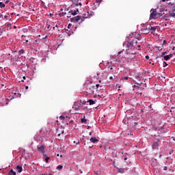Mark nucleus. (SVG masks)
I'll return each instance as SVG.
<instances>
[{
	"label": "nucleus",
	"instance_id": "obj_29",
	"mask_svg": "<svg viewBox=\"0 0 175 175\" xmlns=\"http://www.w3.org/2000/svg\"><path fill=\"white\" fill-rule=\"evenodd\" d=\"M73 144H75V145H79V141H77V142L73 141Z\"/></svg>",
	"mask_w": 175,
	"mask_h": 175
},
{
	"label": "nucleus",
	"instance_id": "obj_52",
	"mask_svg": "<svg viewBox=\"0 0 175 175\" xmlns=\"http://www.w3.org/2000/svg\"><path fill=\"white\" fill-rule=\"evenodd\" d=\"M57 157H59V154H57Z\"/></svg>",
	"mask_w": 175,
	"mask_h": 175
},
{
	"label": "nucleus",
	"instance_id": "obj_37",
	"mask_svg": "<svg viewBox=\"0 0 175 175\" xmlns=\"http://www.w3.org/2000/svg\"><path fill=\"white\" fill-rule=\"evenodd\" d=\"M109 70H112V66H109Z\"/></svg>",
	"mask_w": 175,
	"mask_h": 175
},
{
	"label": "nucleus",
	"instance_id": "obj_22",
	"mask_svg": "<svg viewBox=\"0 0 175 175\" xmlns=\"http://www.w3.org/2000/svg\"><path fill=\"white\" fill-rule=\"evenodd\" d=\"M10 175H15V172H13V170H10Z\"/></svg>",
	"mask_w": 175,
	"mask_h": 175
},
{
	"label": "nucleus",
	"instance_id": "obj_18",
	"mask_svg": "<svg viewBox=\"0 0 175 175\" xmlns=\"http://www.w3.org/2000/svg\"><path fill=\"white\" fill-rule=\"evenodd\" d=\"M66 14H67V13H65V12L59 13V17H63Z\"/></svg>",
	"mask_w": 175,
	"mask_h": 175
},
{
	"label": "nucleus",
	"instance_id": "obj_12",
	"mask_svg": "<svg viewBox=\"0 0 175 175\" xmlns=\"http://www.w3.org/2000/svg\"><path fill=\"white\" fill-rule=\"evenodd\" d=\"M157 28H158V27H152V29H150V32L149 33H151L152 35H154V31H156Z\"/></svg>",
	"mask_w": 175,
	"mask_h": 175
},
{
	"label": "nucleus",
	"instance_id": "obj_10",
	"mask_svg": "<svg viewBox=\"0 0 175 175\" xmlns=\"http://www.w3.org/2000/svg\"><path fill=\"white\" fill-rule=\"evenodd\" d=\"M79 1V0H71V2H72L73 4L75 5V6H81V3H78Z\"/></svg>",
	"mask_w": 175,
	"mask_h": 175
},
{
	"label": "nucleus",
	"instance_id": "obj_41",
	"mask_svg": "<svg viewBox=\"0 0 175 175\" xmlns=\"http://www.w3.org/2000/svg\"><path fill=\"white\" fill-rule=\"evenodd\" d=\"M163 170H166V166H164Z\"/></svg>",
	"mask_w": 175,
	"mask_h": 175
},
{
	"label": "nucleus",
	"instance_id": "obj_25",
	"mask_svg": "<svg viewBox=\"0 0 175 175\" xmlns=\"http://www.w3.org/2000/svg\"><path fill=\"white\" fill-rule=\"evenodd\" d=\"M160 17H162V14H156V18H160Z\"/></svg>",
	"mask_w": 175,
	"mask_h": 175
},
{
	"label": "nucleus",
	"instance_id": "obj_28",
	"mask_svg": "<svg viewBox=\"0 0 175 175\" xmlns=\"http://www.w3.org/2000/svg\"><path fill=\"white\" fill-rule=\"evenodd\" d=\"M164 57H172V54L165 55V56H164Z\"/></svg>",
	"mask_w": 175,
	"mask_h": 175
},
{
	"label": "nucleus",
	"instance_id": "obj_34",
	"mask_svg": "<svg viewBox=\"0 0 175 175\" xmlns=\"http://www.w3.org/2000/svg\"><path fill=\"white\" fill-rule=\"evenodd\" d=\"M146 59H150V56L146 55Z\"/></svg>",
	"mask_w": 175,
	"mask_h": 175
},
{
	"label": "nucleus",
	"instance_id": "obj_36",
	"mask_svg": "<svg viewBox=\"0 0 175 175\" xmlns=\"http://www.w3.org/2000/svg\"><path fill=\"white\" fill-rule=\"evenodd\" d=\"M100 2H102V0H96V3H99Z\"/></svg>",
	"mask_w": 175,
	"mask_h": 175
},
{
	"label": "nucleus",
	"instance_id": "obj_21",
	"mask_svg": "<svg viewBox=\"0 0 175 175\" xmlns=\"http://www.w3.org/2000/svg\"><path fill=\"white\" fill-rule=\"evenodd\" d=\"M22 54H23V49L20 50V51H18V55H21Z\"/></svg>",
	"mask_w": 175,
	"mask_h": 175
},
{
	"label": "nucleus",
	"instance_id": "obj_23",
	"mask_svg": "<svg viewBox=\"0 0 175 175\" xmlns=\"http://www.w3.org/2000/svg\"><path fill=\"white\" fill-rule=\"evenodd\" d=\"M5 8V4L3 3L2 2H0V8Z\"/></svg>",
	"mask_w": 175,
	"mask_h": 175
},
{
	"label": "nucleus",
	"instance_id": "obj_31",
	"mask_svg": "<svg viewBox=\"0 0 175 175\" xmlns=\"http://www.w3.org/2000/svg\"><path fill=\"white\" fill-rule=\"evenodd\" d=\"M156 49H157L158 51H162V48H161L160 46L156 47Z\"/></svg>",
	"mask_w": 175,
	"mask_h": 175
},
{
	"label": "nucleus",
	"instance_id": "obj_8",
	"mask_svg": "<svg viewBox=\"0 0 175 175\" xmlns=\"http://www.w3.org/2000/svg\"><path fill=\"white\" fill-rule=\"evenodd\" d=\"M37 150H38V152H40L42 154H44V146H40L37 147Z\"/></svg>",
	"mask_w": 175,
	"mask_h": 175
},
{
	"label": "nucleus",
	"instance_id": "obj_58",
	"mask_svg": "<svg viewBox=\"0 0 175 175\" xmlns=\"http://www.w3.org/2000/svg\"><path fill=\"white\" fill-rule=\"evenodd\" d=\"M7 17H8V16H5V18H7Z\"/></svg>",
	"mask_w": 175,
	"mask_h": 175
},
{
	"label": "nucleus",
	"instance_id": "obj_33",
	"mask_svg": "<svg viewBox=\"0 0 175 175\" xmlns=\"http://www.w3.org/2000/svg\"><path fill=\"white\" fill-rule=\"evenodd\" d=\"M67 29H71V24L67 25Z\"/></svg>",
	"mask_w": 175,
	"mask_h": 175
},
{
	"label": "nucleus",
	"instance_id": "obj_32",
	"mask_svg": "<svg viewBox=\"0 0 175 175\" xmlns=\"http://www.w3.org/2000/svg\"><path fill=\"white\" fill-rule=\"evenodd\" d=\"M162 65H163L164 67H166L167 66H168V64H166V62H162Z\"/></svg>",
	"mask_w": 175,
	"mask_h": 175
},
{
	"label": "nucleus",
	"instance_id": "obj_56",
	"mask_svg": "<svg viewBox=\"0 0 175 175\" xmlns=\"http://www.w3.org/2000/svg\"><path fill=\"white\" fill-rule=\"evenodd\" d=\"M89 148H92V146H90V147H89Z\"/></svg>",
	"mask_w": 175,
	"mask_h": 175
},
{
	"label": "nucleus",
	"instance_id": "obj_7",
	"mask_svg": "<svg viewBox=\"0 0 175 175\" xmlns=\"http://www.w3.org/2000/svg\"><path fill=\"white\" fill-rule=\"evenodd\" d=\"M135 40H137V41H142V43L146 42V38H144V37H142L139 34L135 35Z\"/></svg>",
	"mask_w": 175,
	"mask_h": 175
},
{
	"label": "nucleus",
	"instance_id": "obj_47",
	"mask_svg": "<svg viewBox=\"0 0 175 175\" xmlns=\"http://www.w3.org/2000/svg\"><path fill=\"white\" fill-rule=\"evenodd\" d=\"M23 79H24V80H25V77H23Z\"/></svg>",
	"mask_w": 175,
	"mask_h": 175
},
{
	"label": "nucleus",
	"instance_id": "obj_6",
	"mask_svg": "<svg viewBox=\"0 0 175 175\" xmlns=\"http://www.w3.org/2000/svg\"><path fill=\"white\" fill-rule=\"evenodd\" d=\"M79 20H81V16H75V17L70 18V22L77 23V21H79Z\"/></svg>",
	"mask_w": 175,
	"mask_h": 175
},
{
	"label": "nucleus",
	"instance_id": "obj_39",
	"mask_svg": "<svg viewBox=\"0 0 175 175\" xmlns=\"http://www.w3.org/2000/svg\"><path fill=\"white\" fill-rule=\"evenodd\" d=\"M168 1V0H162V2H166Z\"/></svg>",
	"mask_w": 175,
	"mask_h": 175
},
{
	"label": "nucleus",
	"instance_id": "obj_24",
	"mask_svg": "<svg viewBox=\"0 0 175 175\" xmlns=\"http://www.w3.org/2000/svg\"><path fill=\"white\" fill-rule=\"evenodd\" d=\"M172 57H164V61H168V59H170V58Z\"/></svg>",
	"mask_w": 175,
	"mask_h": 175
},
{
	"label": "nucleus",
	"instance_id": "obj_51",
	"mask_svg": "<svg viewBox=\"0 0 175 175\" xmlns=\"http://www.w3.org/2000/svg\"><path fill=\"white\" fill-rule=\"evenodd\" d=\"M53 29H55V27H53Z\"/></svg>",
	"mask_w": 175,
	"mask_h": 175
},
{
	"label": "nucleus",
	"instance_id": "obj_50",
	"mask_svg": "<svg viewBox=\"0 0 175 175\" xmlns=\"http://www.w3.org/2000/svg\"><path fill=\"white\" fill-rule=\"evenodd\" d=\"M58 136H61V134H58Z\"/></svg>",
	"mask_w": 175,
	"mask_h": 175
},
{
	"label": "nucleus",
	"instance_id": "obj_5",
	"mask_svg": "<svg viewBox=\"0 0 175 175\" xmlns=\"http://www.w3.org/2000/svg\"><path fill=\"white\" fill-rule=\"evenodd\" d=\"M77 10H75V11H69V12H67V18H70L71 16L77 15Z\"/></svg>",
	"mask_w": 175,
	"mask_h": 175
},
{
	"label": "nucleus",
	"instance_id": "obj_48",
	"mask_svg": "<svg viewBox=\"0 0 175 175\" xmlns=\"http://www.w3.org/2000/svg\"><path fill=\"white\" fill-rule=\"evenodd\" d=\"M25 89L27 90V86H26V88H25Z\"/></svg>",
	"mask_w": 175,
	"mask_h": 175
},
{
	"label": "nucleus",
	"instance_id": "obj_1",
	"mask_svg": "<svg viewBox=\"0 0 175 175\" xmlns=\"http://www.w3.org/2000/svg\"><path fill=\"white\" fill-rule=\"evenodd\" d=\"M135 44H137V41L135 40L123 42V51H125V54L133 55V51H135V46H134Z\"/></svg>",
	"mask_w": 175,
	"mask_h": 175
},
{
	"label": "nucleus",
	"instance_id": "obj_40",
	"mask_svg": "<svg viewBox=\"0 0 175 175\" xmlns=\"http://www.w3.org/2000/svg\"><path fill=\"white\" fill-rule=\"evenodd\" d=\"M109 80H112V77H109Z\"/></svg>",
	"mask_w": 175,
	"mask_h": 175
},
{
	"label": "nucleus",
	"instance_id": "obj_13",
	"mask_svg": "<svg viewBox=\"0 0 175 175\" xmlns=\"http://www.w3.org/2000/svg\"><path fill=\"white\" fill-rule=\"evenodd\" d=\"M168 16H170L172 18H175V12H172L168 13Z\"/></svg>",
	"mask_w": 175,
	"mask_h": 175
},
{
	"label": "nucleus",
	"instance_id": "obj_46",
	"mask_svg": "<svg viewBox=\"0 0 175 175\" xmlns=\"http://www.w3.org/2000/svg\"><path fill=\"white\" fill-rule=\"evenodd\" d=\"M140 47V46L139 45H137V48H139Z\"/></svg>",
	"mask_w": 175,
	"mask_h": 175
},
{
	"label": "nucleus",
	"instance_id": "obj_20",
	"mask_svg": "<svg viewBox=\"0 0 175 175\" xmlns=\"http://www.w3.org/2000/svg\"><path fill=\"white\" fill-rule=\"evenodd\" d=\"M142 85H139V83H135V85H133V88H139Z\"/></svg>",
	"mask_w": 175,
	"mask_h": 175
},
{
	"label": "nucleus",
	"instance_id": "obj_26",
	"mask_svg": "<svg viewBox=\"0 0 175 175\" xmlns=\"http://www.w3.org/2000/svg\"><path fill=\"white\" fill-rule=\"evenodd\" d=\"M51 159L49 157H46V159H44V162L49 163V160Z\"/></svg>",
	"mask_w": 175,
	"mask_h": 175
},
{
	"label": "nucleus",
	"instance_id": "obj_17",
	"mask_svg": "<svg viewBox=\"0 0 175 175\" xmlns=\"http://www.w3.org/2000/svg\"><path fill=\"white\" fill-rule=\"evenodd\" d=\"M65 118H67V117L63 116H59V120H65Z\"/></svg>",
	"mask_w": 175,
	"mask_h": 175
},
{
	"label": "nucleus",
	"instance_id": "obj_49",
	"mask_svg": "<svg viewBox=\"0 0 175 175\" xmlns=\"http://www.w3.org/2000/svg\"><path fill=\"white\" fill-rule=\"evenodd\" d=\"M63 133H64L63 131H61V134H63Z\"/></svg>",
	"mask_w": 175,
	"mask_h": 175
},
{
	"label": "nucleus",
	"instance_id": "obj_53",
	"mask_svg": "<svg viewBox=\"0 0 175 175\" xmlns=\"http://www.w3.org/2000/svg\"><path fill=\"white\" fill-rule=\"evenodd\" d=\"M89 135H92V133H90V134H89Z\"/></svg>",
	"mask_w": 175,
	"mask_h": 175
},
{
	"label": "nucleus",
	"instance_id": "obj_14",
	"mask_svg": "<svg viewBox=\"0 0 175 175\" xmlns=\"http://www.w3.org/2000/svg\"><path fill=\"white\" fill-rule=\"evenodd\" d=\"M88 103L90 104V105H94V104H95L96 102L94 101L93 100H88Z\"/></svg>",
	"mask_w": 175,
	"mask_h": 175
},
{
	"label": "nucleus",
	"instance_id": "obj_44",
	"mask_svg": "<svg viewBox=\"0 0 175 175\" xmlns=\"http://www.w3.org/2000/svg\"><path fill=\"white\" fill-rule=\"evenodd\" d=\"M12 28L16 29V27L14 26V27H12Z\"/></svg>",
	"mask_w": 175,
	"mask_h": 175
},
{
	"label": "nucleus",
	"instance_id": "obj_42",
	"mask_svg": "<svg viewBox=\"0 0 175 175\" xmlns=\"http://www.w3.org/2000/svg\"><path fill=\"white\" fill-rule=\"evenodd\" d=\"M122 53V51H119V55H120V53Z\"/></svg>",
	"mask_w": 175,
	"mask_h": 175
},
{
	"label": "nucleus",
	"instance_id": "obj_4",
	"mask_svg": "<svg viewBox=\"0 0 175 175\" xmlns=\"http://www.w3.org/2000/svg\"><path fill=\"white\" fill-rule=\"evenodd\" d=\"M162 14V13L156 12V10H150V19H156V15Z\"/></svg>",
	"mask_w": 175,
	"mask_h": 175
},
{
	"label": "nucleus",
	"instance_id": "obj_11",
	"mask_svg": "<svg viewBox=\"0 0 175 175\" xmlns=\"http://www.w3.org/2000/svg\"><path fill=\"white\" fill-rule=\"evenodd\" d=\"M90 143H98V139H96L94 137H90Z\"/></svg>",
	"mask_w": 175,
	"mask_h": 175
},
{
	"label": "nucleus",
	"instance_id": "obj_15",
	"mask_svg": "<svg viewBox=\"0 0 175 175\" xmlns=\"http://www.w3.org/2000/svg\"><path fill=\"white\" fill-rule=\"evenodd\" d=\"M16 170L18 171V173H21V166H16Z\"/></svg>",
	"mask_w": 175,
	"mask_h": 175
},
{
	"label": "nucleus",
	"instance_id": "obj_43",
	"mask_svg": "<svg viewBox=\"0 0 175 175\" xmlns=\"http://www.w3.org/2000/svg\"><path fill=\"white\" fill-rule=\"evenodd\" d=\"M123 160L126 161V157H125V159H123Z\"/></svg>",
	"mask_w": 175,
	"mask_h": 175
},
{
	"label": "nucleus",
	"instance_id": "obj_16",
	"mask_svg": "<svg viewBox=\"0 0 175 175\" xmlns=\"http://www.w3.org/2000/svg\"><path fill=\"white\" fill-rule=\"evenodd\" d=\"M86 122H88V120H85V117H83L82 119H81V122L85 124Z\"/></svg>",
	"mask_w": 175,
	"mask_h": 175
},
{
	"label": "nucleus",
	"instance_id": "obj_9",
	"mask_svg": "<svg viewBox=\"0 0 175 175\" xmlns=\"http://www.w3.org/2000/svg\"><path fill=\"white\" fill-rule=\"evenodd\" d=\"M158 146H159L158 142H154V144H152V149L158 150Z\"/></svg>",
	"mask_w": 175,
	"mask_h": 175
},
{
	"label": "nucleus",
	"instance_id": "obj_45",
	"mask_svg": "<svg viewBox=\"0 0 175 175\" xmlns=\"http://www.w3.org/2000/svg\"><path fill=\"white\" fill-rule=\"evenodd\" d=\"M25 42H26V43H27V40H25Z\"/></svg>",
	"mask_w": 175,
	"mask_h": 175
},
{
	"label": "nucleus",
	"instance_id": "obj_30",
	"mask_svg": "<svg viewBox=\"0 0 175 175\" xmlns=\"http://www.w3.org/2000/svg\"><path fill=\"white\" fill-rule=\"evenodd\" d=\"M73 110H75V111H77L78 110H79V107H75V108H73Z\"/></svg>",
	"mask_w": 175,
	"mask_h": 175
},
{
	"label": "nucleus",
	"instance_id": "obj_54",
	"mask_svg": "<svg viewBox=\"0 0 175 175\" xmlns=\"http://www.w3.org/2000/svg\"><path fill=\"white\" fill-rule=\"evenodd\" d=\"M8 103H5V105H7Z\"/></svg>",
	"mask_w": 175,
	"mask_h": 175
},
{
	"label": "nucleus",
	"instance_id": "obj_19",
	"mask_svg": "<svg viewBox=\"0 0 175 175\" xmlns=\"http://www.w3.org/2000/svg\"><path fill=\"white\" fill-rule=\"evenodd\" d=\"M63 169V165H57V170H61Z\"/></svg>",
	"mask_w": 175,
	"mask_h": 175
},
{
	"label": "nucleus",
	"instance_id": "obj_35",
	"mask_svg": "<svg viewBox=\"0 0 175 175\" xmlns=\"http://www.w3.org/2000/svg\"><path fill=\"white\" fill-rule=\"evenodd\" d=\"M162 44H166V40L162 41Z\"/></svg>",
	"mask_w": 175,
	"mask_h": 175
},
{
	"label": "nucleus",
	"instance_id": "obj_38",
	"mask_svg": "<svg viewBox=\"0 0 175 175\" xmlns=\"http://www.w3.org/2000/svg\"><path fill=\"white\" fill-rule=\"evenodd\" d=\"M6 25H8V27H9L10 25H11L10 23H5Z\"/></svg>",
	"mask_w": 175,
	"mask_h": 175
},
{
	"label": "nucleus",
	"instance_id": "obj_55",
	"mask_svg": "<svg viewBox=\"0 0 175 175\" xmlns=\"http://www.w3.org/2000/svg\"><path fill=\"white\" fill-rule=\"evenodd\" d=\"M44 157H46V155L44 154Z\"/></svg>",
	"mask_w": 175,
	"mask_h": 175
},
{
	"label": "nucleus",
	"instance_id": "obj_2",
	"mask_svg": "<svg viewBox=\"0 0 175 175\" xmlns=\"http://www.w3.org/2000/svg\"><path fill=\"white\" fill-rule=\"evenodd\" d=\"M152 27H154L150 26L148 24H144L142 25V33L148 34L150 33V29H152Z\"/></svg>",
	"mask_w": 175,
	"mask_h": 175
},
{
	"label": "nucleus",
	"instance_id": "obj_3",
	"mask_svg": "<svg viewBox=\"0 0 175 175\" xmlns=\"http://www.w3.org/2000/svg\"><path fill=\"white\" fill-rule=\"evenodd\" d=\"M98 86L100 85L98 84H96V86L88 85L86 86V93H88V94H94V90H95L96 88H98Z\"/></svg>",
	"mask_w": 175,
	"mask_h": 175
},
{
	"label": "nucleus",
	"instance_id": "obj_57",
	"mask_svg": "<svg viewBox=\"0 0 175 175\" xmlns=\"http://www.w3.org/2000/svg\"><path fill=\"white\" fill-rule=\"evenodd\" d=\"M117 85L118 87V85Z\"/></svg>",
	"mask_w": 175,
	"mask_h": 175
},
{
	"label": "nucleus",
	"instance_id": "obj_27",
	"mask_svg": "<svg viewBox=\"0 0 175 175\" xmlns=\"http://www.w3.org/2000/svg\"><path fill=\"white\" fill-rule=\"evenodd\" d=\"M129 79V77H124L123 78H121V80H128Z\"/></svg>",
	"mask_w": 175,
	"mask_h": 175
}]
</instances>
